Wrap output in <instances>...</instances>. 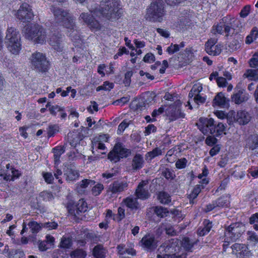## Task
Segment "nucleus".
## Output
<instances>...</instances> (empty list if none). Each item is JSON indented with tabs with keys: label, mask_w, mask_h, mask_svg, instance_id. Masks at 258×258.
Here are the masks:
<instances>
[{
	"label": "nucleus",
	"mask_w": 258,
	"mask_h": 258,
	"mask_svg": "<svg viewBox=\"0 0 258 258\" xmlns=\"http://www.w3.org/2000/svg\"><path fill=\"white\" fill-rule=\"evenodd\" d=\"M118 252L120 254H123L127 253L128 254L134 255L136 254V251L133 248H125L123 245H119L117 246Z\"/></svg>",
	"instance_id": "nucleus-40"
},
{
	"label": "nucleus",
	"mask_w": 258,
	"mask_h": 258,
	"mask_svg": "<svg viewBox=\"0 0 258 258\" xmlns=\"http://www.w3.org/2000/svg\"><path fill=\"white\" fill-rule=\"evenodd\" d=\"M226 125L221 122H219L214 126L213 131L211 130V134L215 133L216 136L218 137L222 135H226Z\"/></svg>",
	"instance_id": "nucleus-27"
},
{
	"label": "nucleus",
	"mask_w": 258,
	"mask_h": 258,
	"mask_svg": "<svg viewBox=\"0 0 258 258\" xmlns=\"http://www.w3.org/2000/svg\"><path fill=\"white\" fill-rule=\"evenodd\" d=\"M217 41V38H212L206 42L205 50L209 54L217 55L221 53L222 46L220 44H216Z\"/></svg>",
	"instance_id": "nucleus-15"
},
{
	"label": "nucleus",
	"mask_w": 258,
	"mask_h": 258,
	"mask_svg": "<svg viewBox=\"0 0 258 258\" xmlns=\"http://www.w3.org/2000/svg\"><path fill=\"white\" fill-rule=\"evenodd\" d=\"M158 198L161 204L165 205L168 204L171 201L169 195L165 192H159Z\"/></svg>",
	"instance_id": "nucleus-36"
},
{
	"label": "nucleus",
	"mask_w": 258,
	"mask_h": 258,
	"mask_svg": "<svg viewBox=\"0 0 258 258\" xmlns=\"http://www.w3.org/2000/svg\"><path fill=\"white\" fill-rule=\"evenodd\" d=\"M217 142V139L214 136H209L206 140V144L210 146H214Z\"/></svg>",
	"instance_id": "nucleus-58"
},
{
	"label": "nucleus",
	"mask_w": 258,
	"mask_h": 258,
	"mask_svg": "<svg viewBox=\"0 0 258 258\" xmlns=\"http://www.w3.org/2000/svg\"><path fill=\"white\" fill-rule=\"evenodd\" d=\"M86 255V252L82 249L75 250L71 254L72 258H85Z\"/></svg>",
	"instance_id": "nucleus-46"
},
{
	"label": "nucleus",
	"mask_w": 258,
	"mask_h": 258,
	"mask_svg": "<svg viewBox=\"0 0 258 258\" xmlns=\"http://www.w3.org/2000/svg\"><path fill=\"white\" fill-rule=\"evenodd\" d=\"M179 50V47L178 45H177V44H174V45L171 44L170 46H169L167 48L166 51H167V52L169 54H171L174 53L175 52L178 51Z\"/></svg>",
	"instance_id": "nucleus-60"
},
{
	"label": "nucleus",
	"mask_w": 258,
	"mask_h": 258,
	"mask_svg": "<svg viewBox=\"0 0 258 258\" xmlns=\"http://www.w3.org/2000/svg\"><path fill=\"white\" fill-rule=\"evenodd\" d=\"M250 10V7L249 5L245 6L241 11L240 15L242 18H245L249 13Z\"/></svg>",
	"instance_id": "nucleus-63"
},
{
	"label": "nucleus",
	"mask_w": 258,
	"mask_h": 258,
	"mask_svg": "<svg viewBox=\"0 0 258 258\" xmlns=\"http://www.w3.org/2000/svg\"><path fill=\"white\" fill-rule=\"evenodd\" d=\"M77 210L80 212L87 211V203L83 199L79 200L77 205Z\"/></svg>",
	"instance_id": "nucleus-52"
},
{
	"label": "nucleus",
	"mask_w": 258,
	"mask_h": 258,
	"mask_svg": "<svg viewBox=\"0 0 258 258\" xmlns=\"http://www.w3.org/2000/svg\"><path fill=\"white\" fill-rule=\"evenodd\" d=\"M93 253L96 258H104L106 250L102 245H98L94 248Z\"/></svg>",
	"instance_id": "nucleus-33"
},
{
	"label": "nucleus",
	"mask_w": 258,
	"mask_h": 258,
	"mask_svg": "<svg viewBox=\"0 0 258 258\" xmlns=\"http://www.w3.org/2000/svg\"><path fill=\"white\" fill-rule=\"evenodd\" d=\"M32 65L39 71L45 72L49 67V61L44 54L40 52L33 53L30 58Z\"/></svg>",
	"instance_id": "nucleus-8"
},
{
	"label": "nucleus",
	"mask_w": 258,
	"mask_h": 258,
	"mask_svg": "<svg viewBox=\"0 0 258 258\" xmlns=\"http://www.w3.org/2000/svg\"><path fill=\"white\" fill-rule=\"evenodd\" d=\"M181 244L187 250H190L193 246V244L190 242L188 238H183Z\"/></svg>",
	"instance_id": "nucleus-54"
},
{
	"label": "nucleus",
	"mask_w": 258,
	"mask_h": 258,
	"mask_svg": "<svg viewBox=\"0 0 258 258\" xmlns=\"http://www.w3.org/2000/svg\"><path fill=\"white\" fill-rule=\"evenodd\" d=\"M9 258H24L25 253L20 249H12L8 253Z\"/></svg>",
	"instance_id": "nucleus-37"
},
{
	"label": "nucleus",
	"mask_w": 258,
	"mask_h": 258,
	"mask_svg": "<svg viewBox=\"0 0 258 258\" xmlns=\"http://www.w3.org/2000/svg\"><path fill=\"white\" fill-rule=\"evenodd\" d=\"M141 243L142 247L149 250H154L157 245V241L154 236L151 234L144 236L141 241Z\"/></svg>",
	"instance_id": "nucleus-18"
},
{
	"label": "nucleus",
	"mask_w": 258,
	"mask_h": 258,
	"mask_svg": "<svg viewBox=\"0 0 258 258\" xmlns=\"http://www.w3.org/2000/svg\"><path fill=\"white\" fill-rule=\"evenodd\" d=\"M167 114L171 120H174L178 118L183 117L184 116V113L181 111L179 106L176 108L170 106Z\"/></svg>",
	"instance_id": "nucleus-23"
},
{
	"label": "nucleus",
	"mask_w": 258,
	"mask_h": 258,
	"mask_svg": "<svg viewBox=\"0 0 258 258\" xmlns=\"http://www.w3.org/2000/svg\"><path fill=\"white\" fill-rule=\"evenodd\" d=\"M250 119L248 113L245 111L240 110L236 113L234 111H230L228 113L227 121L229 124L236 122L239 124H247Z\"/></svg>",
	"instance_id": "nucleus-9"
},
{
	"label": "nucleus",
	"mask_w": 258,
	"mask_h": 258,
	"mask_svg": "<svg viewBox=\"0 0 258 258\" xmlns=\"http://www.w3.org/2000/svg\"><path fill=\"white\" fill-rule=\"evenodd\" d=\"M258 37V29L256 28H253L250 33L247 36L245 39L246 44L251 43Z\"/></svg>",
	"instance_id": "nucleus-34"
},
{
	"label": "nucleus",
	"mask_w": 258,
	"mask_h": 258,
	"mask_svg": "<svg viewBox=\"0 0 258 258\" xmlns=\"http://www.w3.org/2000/svg\"><path fill=\"white\" fill-rule=\"evenodd\" d=\"M248 239L253 244L258 243V236L252 231H248Z\"/></svg>",
	"instance_id": "nucleus-48"
},
{
	"label": "nucleus",
	"mask_w": 258,
	"mask_h": 258,
	"mask_svg": "<svg viewBox=\"0 0 258 258\" xmlns=\"http://www.w3.org/2000/svg\"><path fill=\"white\" fill-rule=\"evenodd\" d=\"M164 14V4L161 1L151 3L147 10L148 18L153 21H162Z\"/></svg>",
	"instance_id": "nucleus-6"
},
{
	"label": "nucleus",
	"mask_w": 258,
	"mask_h": 258,
	"mask_svg": "<svg viewBox=\"0 0 258 258\" xmlns=\"http://www.w3.org/2000/svg\"><path fill=\"white\" fill-rule=\"evenodd\" d=\"M72 245V240L70 238L63 237L60 242V246L63 248H69Z\"/></svg>",
	"instance_id": "nucleus-51"
},
{
	"label": "nucleus",
	"mask_w": 258,
	"mask_h": 258,
	"mask_svg": "<svg viewBox=\"0 0 258 258\" xmlns=\"http://www.w3.org/2000/svg\"><path fill=\"white\" fill-rule=\"evenodd\" d=\"M130 153V152L128 150L124 148L120 144L117 143L115 145L113 150L109 153L108 158L116 162L119 158L127 157Z\"/></svg>",
	"instance_id": "nucleus-11"
},
{
	"label": "nucleus",
	"mask_w": 258,
	"mask_h": 258,
	"mask_svg": "<svg viewBox=\"0 0 258 258\" xmlns=\"http://www.w3.org/2000/svg\"><path fill=\"white\" fill-rule=\"evenodd\" d=\"M243 230V226L241 224L233 223L228 226L225 232V243L224 248L228 245L230 241H234L238 238Z\"/></svg>",
	"instance_id": "nucleus-7"
},
{
	"label": "nucleus",
	"mask_w": 258,
	"mask_h": 258,
	"mask_svg": "<svg viewBox=\"0 0 258 258\" xmlns=\"http://www.w3.org/2000/svg\"><path fill=\"white\" fill-rule=\"evenodd\" d=\"M57 224L54 222H48L47 223H44L42 227H44V228L50 230L52 229H56L57 227Z\"/></svg>",
	"instance_id": "nucleus-55"
},
{
	"label": "nucleus",
	"mask_w": 258,
	"mask_h": 258,
	"mask_svg": "<svg viewBox=\"0 0 258 258\" xmlns=\"http://www.w3.org/2000/svg\"><path fill=\"white\" fill-rule=\"evenodd\" d=\"M16 16L23 22L31 20L34 16L31 7L27 4H23L17 12Z\"/></svg>",
	"instance_id": "nucleus-12"
},
{
	"label": "nucleus",
	"mask_w": 258,
	"mask_h": 258,
	"mask_svg": "<svg viewBox=\"0 0 258 258\" xmlns=\"http://www.w3.org/2000/svg\"><path fill=\"white\" fill-rule=\"evenodd\" d=\"M225 22H223L222 19L218 24L213 26L211 31L212 33L214 35L217 34H222L225 32Z\"/></svg>",
	"instance_id": "nucleus-30"
},
{
	"label": "nucleus",
	"mask_w": 258,
	"mask_h": 258,
	"mask_svg": "<svg viewBox=\"0 0 258 258\" xmlns=\"http://www.w3.org/2000/svg\"><path fill=\"white\" fill-rule=\"evenodd\" d=\"M249 64L250 67L255 68L258 67V52H256L249 60Z\"/></svg>",
	"instance_id": "nucleus-49"
},
{
	"label": "nucleus",
	"mask_w": 258,
	"mask_h": 258,
	"mask_svg": "<svg viewBox=\"0 0 258 258\" xmlns=\"http://www.w3.org/2000/svg\"><path fill=\"white\" fill-rule=\"evenodd\" d=\"M232 252L239 258H245L248 253L246 246L243 244L235 243L232 246Z\"/></svg>",
	"instance_id": "nucleus-22"
},
{
	"label": "nucleus",
	"mask_w": 258,
	"mask_h": 258,
	"mask_svg": "<svg viewBox=\"0 0 258 258\" xmlns=\"http://www.w3.org/2000/svg\"><path fill=\"white\" fill-rule=\"evenodd\" d=\"M109 138V136L106 134L101 135L94 137L92 141V149L93 153L95 154V152L98 149L104 150L106 147L104 143L108 142Z\"/></svg>",
	"instance_id": "nucleus-14"
},
{
	"label": "nucleus",
	"mask_w": 258,
	"mask_h": 258,
	"mask_svg": "<svg viewBox=\"0 0 258 258\" xmlns=\"http://www.w3.org/2000/svg\"><path fill=\"white\" fill-rule=\"evenodd\" d=\"M162 153V150L158 148H156L153 149L152 151L148 152L146 155V157L147 159L151 160L153 158L161 155Z\"/></svg>",
	"instance_id": "nucleus-41"
},
{
	"label": "nucleus",
	"mask_w": 258,
	"mask_h": 258,
	"mask_svg": "<svg viewBox=\"0 0 258 258\" xmlns=\"http://www.w3.org/2000/svg\"><path fill=\"white\" fill-rule=\"evenodd\" d=\"M202 89L203 88L200 85H195L192 87L191 91L189 93L188 96L190 99L187 102L190 109L192 108L191 103L192 102H195L198 105L199 104L203 103L205 102V98L202 97L200 94Z\"/></svg>",
	"instance_id": "nucleus-10"
},
{
	"label": "nucleus",
	"mask_w": 258,
	"mask_h": 258,
	"mask_svg": "<svg viewBox=\"0 0 258 258\" xmlns=\"http://www.w3.org/2000/svg\"><path fill=\"white\" fill-rule=\"evenodd\" d=\"M249 98V95L244 89H240L231 97L232 101L237 104L245 102Z\"/></svg>",
	"instance_id": "nucleus-20"
},
{
	"label": "nucleus",
	"mask_w": 258,
	"mask_h": 258,
	"mask_svg": "<svg viewBox=\"0 0 258 258\" xmlns=\"http://www.w3.org/2000/svg\"><path fill=\"white\" fill-rule=\"evenodd\" d=\"M51 10L56 21L61 22L63 27L67 29V35L72 38L78 37L75 19L68 11L54 6H52Z\"/></svg>",
	"instance_id": "nucleus-3"
},
{
	"label": "nucleus",
	"mask_w": 258,
	"mask_h": 258,
	"mask_svg": "<svg viewBox=\"0 0 258 258\" xmlns=\"http://www.w3.org/2000/svg\"><path fill=\"white\" fill-rule=\"evenodd\" d=\"M94 183L95 181L93 180L85 179L77 184L76 189L78 192L81 194L85 191V189L87 188L89 185H92Z\"/></svg>",
	"instance_id": "nucleus-25"
},
{
	"label": "nucleus",
	"mask_w": 258,
	"mask_h": 258,
	"mask_svg": "<svg viewBox=\"0 0 258 258\" xmlns=\"http://www.w3.org/2000/svg\"><path fill=\"white\" fill-rule=\"evenodd\" d=\"M174 240L165 242L158 248L157 258H185V256L177 252L179 248Z\"/></svg>",
	"instance_id": "nucleus-4"
},
{
	"label": "nucleus",
	"mask_w": 258,
	"mask_h": 258,
	"mask_svg": "<svg viewBox=\"0 0 258 258\" xmlns=\"http://www.w3.org/2000/svg\"><path fill=\"white\" fill-rule=\"evenodd\" d=\"M143 164V158L140 155H136L133 160V167L137 169L142 167Z\"/></svg>",
	"instance_id": "nucleus-38"
},
{
	"label": "nucleus",
	"mask_w": 258,
	"mask_h": 258,
	"mask_svg": "<svg viewBox=\"0 0 258 258\" xmlns=\"http://www.w3.org/2000/svg\"><path fill=\"white\" fill-rule=\"evenodd\" d=\"M217 207H223L228 205L227 201L223 198H220L217 201H215Z\"/></svg>",
	"instance_id": "nucleus-61"
},
{
	"label": "nucleus",
	"mask_w": 258,
	"mask_h": 258,
	"mask_svg": "<svg viewBox=\"0 0 258 258\" xmlns=\"http://www.w3.org/2000/svg\"><path fill=\"white\" fill-rule=\"evenodd\" d=\"M113 86L114 85L113 83L106 81L104 82L102 85L98 87L96 89V91H99L102 90L109 91L113 88Z\"/></svg>",
	"instance_id": "nucleus-45"
},
{
	"label": "nucleus",
	"mask_w": 258,
	"mask_h": 258,
	"mask_svg": "<svg viewBox=\"0 0 258 258\" xmlns=\"http://www.w3.org/2000/svg\"><path fill=\"white\" fill-rule=\"evenodd\" d=\"M214 120L212 118H201L199 119V122L197 123L199 128L204 134H206L208 133V128H209L210 130H212L211 127L214 125Z\"/></svg>",
	"instance_id": "nucleus-19"
},
{
	"label": "nucleus",
	"mask_w": 258,
	"mask_h": 258,
	"mask_svg": "<svg viewBox=\"0 0 258 258\" xmlns=\"http://www.w3.org/2000/svg\"><path fill=\"white\" fill-rule=\"evenodd\" d=\"M136 196L140 199L145 200L149 196L147 181H142L138 185L136 189Z\"/></svg>",
	"instance_id": "nucleus-21"
},
{
	"label": "nucleus",
	"mask_w": 258,
	"mask_h": 258,
	"mask_svg": "<svg viewBox=\"0 0 258 258\" xmlns=\"http://www.w3.org/2000/svg\"><path fill=\"white\" fill-rule=\"evenodd\" d=\"M249 222L251 224H254L253 228L258 230V224H256L258 223V213H255L250 217Z\"/></svg>",
	"instance_id": "nucleus-50"
},
{
	"label": "nucleus",
	"mask_w": 258,
	"mask_h": 258,
	"mask_svg": "<svg viewBox=\"0 0 258 258\" xmlns=\"http://www.w3.org/2000/svg\"><path fill=\"white\" fill-rule=\"evenodd\" d=\"M123 203L127 207L131 209H136L138 208V203L135 198L128 197L123 200Z\"/></svg>",
	"instance_id": "nucleus-32"
},
{
	"label": "nucleus",
	"mask_w": 258,
	"mask_h": 258,
	"mask_svg": "<svg viewBox=\"0 0 258 258\" xmlns=\"http://www.w3.org/2000/svg\"><path fill=\"white\" fill-rule=\"evenodd\" d=\"M187 162V160L184 158L178 159L175 163L176 167L178 169L184 168L186 167Z\"/></svg>",
	"instance_id": "nucleus-53"
},
{
	"label": "nucleus",
	"mask_w": 258,
	"mask_h": 258,
	"mask_svg": "<svg viewBox=\"0 0 258 258\" xmlns=\"http://www.w3.org/2000/svg\"><path fill=\"white\" fill-rule=\"evenodd\" d=\"M143 60L146 62L151 63L155 60V56L153 54L148 53L144 57Z\"/></svg>",
	"instance_id": "nucleus-62"
},
{
	"label": "nucleus",
	"mask_w": 258,
	"mask_h": 258,
	"mask_svg": "<svg viewBox=\"0 0 258 258\" xmlns=\"http://www.w3.org/2000/svg\"><path fill=\"white\" fill-rule=\"evenodd\" d=\"M223 21L225 22V32L226 36H229L231 34V30L238 28L240 24V21L237 19L231 16H227L223 18Z\"/></svg>",
	"instance_id": "nucleus-16"
},
{
	"label": "nucleus",
	"mask_w": 258,
	"mask_h": 258,
	"mask_svg": "<svg viewBox=\"0 0 258 258\" xmlns=\"http://www.w3.org/2000/svg\"><path fill=\"white\" fill-rule=\"evenodd\" d=\"M243 77L251 81H258V69L247 70Z\"/></svg>",
	"instance_id": "nucleus-28"
},
{
	"label": "nucleus",
	"mask_w": 258,
	"mask_h": 258,
	"mask_svg": "<svg viewBox=\"0 0 258 258\" xmlns=\"http://www.w3.org/2000/svg\"><path fill=\"white\" fill-rule=\"evenodd\" d=\"M246 145L252 150L256 149L258 147V135L251 136L248 139Z\"/></svg>",
	"instance_id": "nucleus-31"
},
{
	"label": "nucleus",
	"mask_w": 258,
	"mask_h": 258,
	"mask_svg": "<svg viewBox=\"0 0 258 258\" xmlns=\"http://www.w3.org/2000/svg\"><path fill=\"white\" fill-rule=\"evenodd\" d=\"M128 183L125 181H116L110 184L107 190V195L116 197L120 192L127 189Z\"/></svg>",
	"instance_id": "nucleus-13"
},
{
	"label": "nucleus",
	"mask_w": 258,
	"mask_h": 258,
	"mask_svg": "<svg viewBox=\"0 0 258 258\" xmlns=\"http://www.w3.org/2000/svg\"><path fill=\"white\" fill-rule=\"evenodd\" d=\"M91 14L82 13L79 21L87 25L92 31H97L101 29V25L95 17L100 20L111 22L117 21L121 17L119 2L117 0H101L99 4H93L88 8Z\"/></svg>",
	"instance_id": "nucleus-1"
},
{
	"label": "nucleus",
	"mask_w": 258,
	"mask_h": 258,
	"mask_svg": "<svg viewBox=\"0 0 258 258\" xmlns=\"http://www.w3.org/2000/svg\"><path fill=\"white\" fill-rule=\"evenodd\" d=\"M54 160L55 164H58L60 156L64 152V149L62 147H57L53 149Z\"/></svg>",
	"instance_id": "nucleus-35"
},
{
	"label": "nucleus",
	"mask_w": 258,
	"mask_h": 258,
	"mask_svg": "<svg viewBox=\"0 0 258 258\" xmlns=\"http://www.w3.org/2000/svg\"><path fill=\"white\" fill-rule=\"evenodd\" d=\"M129 122L126 120H124L118 125L117 133L118 134L122 133L124 130L128 126Z\"/></svg>",
	"instance_id": "nucleus-56"
},
{
	"label": "nucleus",
	"mask_w": 258,
	"mask_h": 258,
	"mask_svg": "<svg viewBox=\"0 0 258 258\" xmlns=\"http://www.w3.org/2000/svg\"><path fill=\"white\" fill-rule=\"evenodd\" d=\"M19 175V171L13 168L10 164H7L6 169L0 173V176L6 181L14 180L18 178Z\"/></svg>",
	"instance_id": "nucleus-17"
},
{
	"label": "nucleus",
	"mask_w": 258,
	"mask_h": 258,
	"mask_svg": "<svg viewBox=\"0 0 258 258\" xmlns=\"http://www.w3.org/2000/svg\"><path fill=\"white\" fill-rule=\"evenodd\" d=\"M43 177L46 182L47 183H52L54 177L51 173L45 172L43 173Z\"/></svg>",
	"instance_id": "nucleus-57"
},
{
	"label": "nucleus",
	"mask_w": 258,
	"mask_h": 258,
	"mask_svg": "<svg viewBox=\"0 0 258 258\" xmlns=\"http://www.w3.org/2000/svg\"><path fill=\"white\" fill-rule=\"evenodd\" d=\"M23 32L28 39L35 43L43 44L47 41L57 51H60L62 49V38L53 34H48L45 29L38 24H30L26 25Z\"/></svg>",
	"instance_id": "nucleus-2"
},
{
	"label": "nucleus",
	"mask_w": 258,
	"mask_h": 258,
	"mask_svg": "<svg viewBox=\"0 0 258 258\" xmlns=\"http://www.w3.org/2000/svg\"><path fill=\"white\" fill-rule=\"evenodd\" d=\"M40 196L45 201H50L53 199L52 195L48 191H43L40 194Z\"/></svg>",
	"instance_id": "nucleus-59"
},
{
	"label": "nucleus",
	"mask_w": 258,
	"mask_h": 258,
	"mask_svg": "<svg viewBox=\"0 0 258 258\" xmlns=\"http://www.w3.org/2000/svg\"><path fill=\"white\" fill-rule=\"evenodd\" d=\"M64 175L66 176V180L70 182L77 180L79 176V173L73 167L70 166L67 167L64 171Z\"/></svg>",
	"instance_id": "nucleus-24"
},
{
	"label": "nucleus",
	"mask_w": 258,
	"mask_h": 258,
	"mask_svg": "<svg viewBox=\"0 0 258 258\" xmlns=\"http://www.w3.org/2000/svg\"><path fill=\"white\" fill-rule=\"evenodd\" d=\"M46 107H49V110L50 113L53 115H56L57 112L63 110V107L58 105L51 106L49 103L46 104Z\"/></svg>",
	"instance_id": "nucleus-43"
},
{
	"label": "nucleus",
	"mask_w": 258,
	"mask_h": 258,
	"mask_svg": "<svg viewBox=\"0 0 258 258\" xmlns=\"http://www.w3.org/2000/svg\"><path fill=\"white\" fill-rule=\"evenodd\" d=\"M103 189V185L98 183L93 187L92 189V194L95 196H98L101 194Z\"/></svg>",
	"instance_id": "nucleus-44"
},
{
	"label": "nucleus",
	"mask_w": 258,
	"mask_h": 258,
	"mask_svg": "<svg viewBox=\"0 0 258 258\" xmlns=\"http://www.w3.org/2000/svg\"><path fill=\"white\" fill-rule=\"evenodd\" d=\"M154 212L158 216L162 218L167 216L169 213L167 208L161 206L155 207Z\"/></svg>",
	"instance_id": "nucleus-39"
},
{
	"label": "nucleus",
	"mask_w": 258,
	"mask_h": 258,
	"mask_svg": "<svg viewBox=\"0 0 258 258\" xmlns=\"http://www.w3.org/2000/svg\"><path fill=\"white\" fill-rule=\"evenodd\" d=\"M28 226L32 233H37L41 228V226L38 223L32 221L29 223Z\"/></svg>",
	"instance_id": "nucleus-47"
},
{
	"label": "nucleus",
	"mask_w": 258,
	"mask_h": 258,
	"mask_svg": "<svg viewBox=\"0 0 258 258\" xmlns=\"http://www.w3.org/2000/svg\"><path fill=\"white\" fill-rule=\"evenodd\" d=\"M217 85L220 87H225L227 86V81L226 79L223 77H219L216 79Z\"/></svg>",
	"instance_id": "nucleus-64"
},
{
	"label": "nucleus",
	"mask_w": 258,
	"mask_h": 258,
	"mask_svg": "<svg viewBox=\"0 0 258 258\" xmlns=\"http://www.w3.org/2000/svg\"><path fill=\"white\" fill-rule=\"evenodd\" d=\"M227 102V99L224 94L220 92L215 97L213 100V105L214 106L223 107Z\"/></svg>",
	"instance_id": "nucleus-26"
},
{
	"label": "nucleus",
	"mask_w": 258,
	"mask_h": 258,
	"mask_svg": "<svg viewBox=\"0 0 258 258\" xmlns=\"http://www.w3.org/2000/svg\"><path fill=\"white\" fill-rule=\"evenodd\" d=\"M201 191V188L200 185H197L194 188L192 192L188 196L190 203H194L193 200L197 197Z\"/></svg>",
	"instance_id": "nucleus-42"
},
{
	"label": "nucleus",
	"mask_w": 258,
	"mask_h": 258,
	"mask_svg": "<svg viewBox=\"0 0 258 258\" xmlns=\"http://www.w3.org/2000/svg\"><path fill=\"white\" fill-rule=\"evenodd\" d=\"M6 40L10 51L13 54H18L21 49L19 31L14 27H9L6 31Z\"/></svg>",
	"instance_id": "nucleus-5"
},
{
	"label": "nucleus",
	"mask_w": 258,
	"mask_h": 258,
	"mask_svg": "<svg viewBox=\"0 0 258 258\" xmlns=\"http://www.w3.org/2000/svg\"><path fill=\"white\" fill-rule=\"evenodd\" d=\"M203 224L204 227L203 228H199L198 230V234L201 236H204L208 233L212 227V223L208 220H205Z\"/></svg>",
	"instance_id": "nucleus-29"
}]
</instances>
